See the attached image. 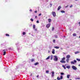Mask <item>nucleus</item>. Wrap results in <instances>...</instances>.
Listing matches in <instances>:
<instances>
[{"label":"nucleus","mask_w":80,"mask_h":80,"mask_svg":"<svg viewBox=\"0 0 80 80\" xmlns=\"http://www.w3.org/2000/svg\"><path fill=\"white\" fill-rule=\"evenodd\" d=\"M54 61L55 62H57L58 61V57H57V56H54Z\"/></svg>","instance_id":"obj_1"},{"label":"nucleus","mask_w":80,"mask_h":80,"mask_svg":"<svg viewBox=\"0 0 80 80\" xmlns=\"http://www.w3.org/2000/svg\"><path fill=\"white\" fill-rule=\"evenodd\" d=\"M72 68L73 69V70H77V68L74 66H72Z\"/></svg>","instance_id":"obj_2"},{"label":"nucleus","mask_w":80,"mask_h":80,"mask_svg":"<svg viewBox=\"0 0 80 80\" xmlns=\"http://www.w3.org/2000/svg\"><path fill=\"white\" fill-rule=\"evenodd\" d=\"M62 79H63V76L62 75L61 76L60 78H59L58 77L57 78V79L58 80H60Z\"/></svg>","instance_id":"obj_3"},{"label":"nucleus","mask_w":80,"mask_h":80,"mask_svg":"<svg viewBox=\"0 0 80 80\" xmlns=\"http://www.w3.org/2000/svg\"><path fill=\"white\" fill-rule=\"evenodd\" d=\"M52 74L51 75V77H54V74H55V72H54V71H52Z\"/></svg>","instance_id":"obj_4"},{"label":"nucleus","mask_w":80,"mask_h":80,"mask_svg":"<svg viewBox=\"0 0 80 80\" xmlns=\"http://www.w3.org/2000/svg\"><path fill=\"white\" fill-rule=\"evenodd\" d=\"M52 14L53 16V17H55L56 16V13H55V12H52Z\"/></svg>","instance_id":"obj_5"},{"label":"nucleus","mask_w":80,"mask_h":80,"mask_svg":"<svg viewBox=\"0 0 80 80\" xmlns=\"http://www.w3.org/2000/svg\"><path fill=\"white\" fill-rule=\"evenodd\" d=\"M50 25H51V24H50V23H49V24H47L46 25V27L48 28L49 27H50Z\"/></svg>","instance_id":"obj_6"},{"label":"nucleus","mask_w":80,"mask_h":80,"mask_svg":"<svg viewBox=\"0 0 80 80\" xmlns=\"http://www.w3.org/2000/svg\"><path fill=\"white\" fill-rule=\"evenodd\" d=\"M60 62H61V63H65L66 62L65 61L62 60L60 61Z\"/></svg>","instance_id":"obj_7"},{"label":"nucleus","mask_w":80,"mask_h":80,"mask_svg":"<svg viewBox=\"0 0 80 80\" xmlns=\"http://www.w3.org/2000/svg\"><path fill=\"white\" fill-rule=\"evenodd\" d=\"M70 55H68L66 56V58L67 59L70 58Z\"/></svg>","instance_id":"obj_8"},{"label":"nucleus","mask_w":80,"mask_h":80,"mask_svg":"<svg viewBox=\"0 0 80 80\" xmlns=\"http://www.w3.org/2000/svg\"><path fill=\"white\" fill-rule=\"evenodd\" d=\"M3 52L4 53L3 54V55H5V54H6V51H5V50H3Z\"/></svg>","instance_id":"obj_9"},{"label":"nucleus","mask_w":80,"mask_h":80,"mask_svg":"<svg viewBox=\"0 0 80 80\" xmlns=\"http://www.w3.org/2000/svg\"><path fill=\"white\" fill-rule=\"evenodd\" d=\"M55 49H52V53L53 54H55Z\"/></svg>","instance_id":"obj_10"},{"label":"nucleus","mask_w":80,"mask_h":80,"mask_svg":"<svg viewBox=\"0 0 80 80\" xmlns=\"http://www.w3.org/2000/svg\"><path fill=\"white\" fill-rule=\"evenodd\" d=\"M66 68H68V69H69L70 68V66H68L66 67Z\"/></svg>","instance_id":"obj_11"},{"label":"nucleus","mask_w":80,"mask_h":80,"mask_svg":"<svg viewBox=\"0 0 80 80\" xmlns=\"http://www.w3.org/2000/svg\"><path fill=\"white\" fill-rule=\"evenodd\" d=\"M48 21V22H49V23H50V22H52V19H49Z\"/></svg>","instance_id":"obj_12"},{"label":"nucleus","mask_w":80,"mask_h":80,"mask_svg":"<svg viewBox=\"0 0 80 80\" xmlns=\"http://www.w3.org/2000/svg\"><path fill=\"white\" fill-rule=\"evenodd\" d=\"M54 48H56V49H58V48H60V47H54Z\"/></svg>","instance_id":"obj_13"},{"label":"nucleus","mask_w":80,"mask_h":80,"mask_svg":"<svg viewBox=\"0 0 80 80\" xmlns=\"http://www.w3.org/2000/svg\"><path fill=\"white\" fill-rule=\"evenodd\" d=\"M60 8H61V6H59V7H58V10H59L60 9Z\"/></svg>","instance_id":"obj_14"},{"label":"nucleus","mask_w":80,"mask_h":80,"mask_svg":"<svg viewBox=\"0 0 80 80\" xmlns=\"http://www.w3.org/2000/svg\"><path fill=\"white\" fill-rule=\"evenodd\" d=\"M50 56H49L47 58H46V60H48V59H50Z\"/></svg>","instance_id":"obj_15"},{"label":"nucleus","mask_w":80,"mask_h":80,"mask_svg":"<svg viewBox=\"0 0 80 80\" xmlns=\"http://www.w3.org/2000/svg\"><path fill=\"white\" fill-rule=\"evenodd\" d=\"M80 53V52H79V51H77V52H75V54H77V53Z\"/></svg>","instance_id":"obj_16"},{"label":"nucleus","mask_w":80,"mask_h":80,"mask_svg":"<svg viewBox=\"0 0 80 80\" xmlns=\"http://www.w3.org/2000/svg\"><path fill=\"white\" fill-rule=\"evenodd\" d=\"M62 60L64 61L65 60V58H62Z\"/></svg>","instance_id":"obj_17"},{"label":"nucleus","mask_w":80,"mask_h":80,"mask_svg":"<svg viewBox=\"0 0 80 80\" xmlns=\"http://www.w3.org/2000/svg\"><path fill=\"white\" fill-rule=\"evenodd\" d=\"M69 77H70V75H68L67 76V78H69Z\"/></svg>","instance_id":"obj_18"},{"label":"nucleus","mask_w":80,"mask_h":80,"mask_svg":"<svg viewBox=\"0 0 80 80\" xmlns=\"http://www.w3.org/2000/svg\"><path fill=\"white\" fill-rule=\"evenodd\" d=\"M69 61V59H67L66 62H67V63H68Z\"/></svg>","instance_id":"obj_19"},{"label":"nucleus","mask_w":80,"mask_h":80,"mask_svg":"<svg viewBox=\"0 0 80 80\" xmlns=\"http://www.w3.org/2000/svg\"><path fill=\"white\" fill-rule=\"evenodd\" d=\"M39 64V63L38 62H36V63H35V64H34V65H38V64Z\"/></svg>","instance_id":"obj_20"},{"label":"nucleus","mask_w":80,"mask_h":80,"mask_svg":"<svg viewBox=\"0 0 80 80\" xmlns=\"http://www.w3.org/2000/svg\"><path fill=\"white\" fill-rule=\"evenodd\" d=\"M73 62H74V63H77V61L74 60L73 61Z\"/></svg>","instance_id":"obj_21"},{"label":"nucleus","mask_w":80,"mask_h":80,"mask_svg":"<svg viewBox=\"0 0 80 80\" xmlns=\"http://www.w3.org/2000/svg\"><path fill=\"white\" fill-rule=\"evenodd\" d=\"M35 61V59H32L31 60V62H34Z\"/></svg>","instance_id":"obj_22"},{"label":"nucleus","mask_w":80,"mask_h":80,"mask_svg":"<svg viewBox=\"0 0 80 80\" xmlns=\"http://www.w3.org/2000/svg\"><path fill=\"white\" fill-rule=\"evenodd\" d=\"M61 13H65V12L64 11H61Z\"/></svg>","instance_id":"obj_23"},{"label":"nucleus","mask_w":80,"mask_h":80,"mask_svg":"<svg viewBox=\"0 0 80 80\" xmlns=\"http://www.w3.org/2000/svg\"><path fill=\"white\" fill-rule=\"evenodd\" d=\"M76 60H77V61H78L79 62H80V59L77 58Z\"/></svg>","instance_id":"obj_24"},{"label":"nucleus","mask_w":80,"mask_h":80,"mask_svg":"<svg viewBox=\"0 0 80 80\" xmlns=\"http://www.w3.org/2000/svg\"><path fill=\"white\" fill-rule=\"evenodd\" d=\"M54 37H55V38H58V36H57V35H55Z\"/></svg>","instance_id":"obj_25"},{"label":"nucleus","mask_w":80,"mask_h":80,"mask_svg":"<svg viewBox=\"0 0 80 80\" xmlns=\"http://www.w3.org/2000/svg\"><path fill=\"white\" fill-rule=\"evenodd\" d=\"M33 29H35V25H33Z\"/></svg>","instance_id":"obj_26"},{"label":"nucleus","mask_w":80,"mask_h":80,"mask_svg":"<svg viewBox=\"0 0 80 80\" xmlns=\"http://www.w3.org/2000/svg\"><path fill=\"white\" fill-rule=\"evenodd\" d=\"M51 60H52V59L53 58V56L52 55H51Z\"/></svg>","instance_id":"obj_27"},{"label":"nucleus","mask_w":80,"mask_h":80,"mask_svg":"<svg viewBox=\"0 0 80 80\" xmlns=\"http://www.w3.org/2000/svg\"><path fill=\"white\" fill-rule=\"evenodd\" d=\"M22 35H25V32H23L22 33Z\"/></svg>","instance_id":"obj_28"},{"label":"nucleus","mask_w":80,"mask_h":80,"mask_svg":"<svg viewBox=\"0 0 80 80\" xmlns=\"http://www.w3.org/2000/svg\"><path fill=\"white\" fill-rule=\"evenodd\" d=\"M62 67H63L64 69H66V67H65V66H64V65H62Z\"/></svg>","instance_id":"obj_29"},{"label":"nucleus","mask_w":80,"mask_h":80,"mask_svg":"<svg viewBox=\"0 0 80 80\" xmlns=\"http://www.w3.org/2000/svg\"><path fill=\"white\" fill-rule=\"evenodd\" d=\"M76 35H77V34L76 33H74L73 34V36H76Z\"/></svg>","instance_id":"obj_30"},{"label":"nucleus","mask_w":80,"mask_h":80,"mask_svg":"<svg viewBox=\"0 0 80 80\" xmlns=\"http://www.w3.org/2000/svg\"><path fill=\"white\" fill-rule=\"evenodd\" d=\"M71 64H74V62L73 61L71 62Z\"/></svg>","instance_id":"obj_31"},{"label":"nucleus","mask_w":80,"mask_h":80,"mask_svg":"<svg viewBox=\"0 0 80 80\" xmlns=\"http://www.w3.org/2000/svg\"><path fill=\"white\" fill-rule=\"evenodd\" d=\"M49 72V71H46V73H48Z\"/></svg>","instance_id":"obj_32"},{"label":"nucleus","mask_w":80,"mask_h":80,"mask_svg":"<svg viewBox=\"0 0 80 80\" xmlns=\"http://www.w3.org/2000/svg\"><path fill=\"white\" fill-rule=\"evenodd\" d=\"M6 36H8V37H9V36H10V35H9V34H6Z\"/></svg>","instance_id":"obj_33"},{"label":"nucleus","mask_w":80,"mask_h":80,"mask_svg":"<svg viewBox=\"0 0 80 80\" xmlns=\"http://www.w3.org/2000/svg\"><path fill=\"white\" fill-rule=\"evenodd\" d=\"M61 75H64V73H63V72H61Z\"/></svg>","instance_id":"obj_34"},{"label":"nucleus","mask_w":80,"mask_h":80,"mask_svg":"<svg viewBox=\"0 0 80 80\" xmlns=\"http://www.w3.org/2000/svg\"><path fill=\"white\" fill-rule=\"evenodd\" d=\"M30 20H31V21H32V22H33V19L32 18H31Z\"/></svg>","instance_id":"obj_35"},{"label":"nucleus","mask_w":80,"mask_h":80,"mask_svg":"<svg viewBox=\"0 0 80 80\" xmlns=\"http://www.w3.org/2000/svg\"><path fill=\"white\" fill-rule=\"evenodd\" d=\"M54 30H55V28H52V31H53Z\"/></svg>","instance_id":"obj_36"},{"label":"nucleus","mask_w":80,"mask_h":80,"mask_svg":"<svg viewBox=\"0 0 80 80\" xmlns=\"http://www.w3.org/2000/svg\"><path fill=\"white\" fill-rule=\"evenodd\" d=\"M70 8H72V7H73V5H72L71 6H70Z\"/></svg>","instance_id":"obj_37"},{"label":"nucleus","mask_w":80,"mask_h":80,"mask_svg":"<svg viewBox=\"0 0 80 80\" xmlns=\"http://www.w3.org/2000/svg\"><path fill=\"white\" fill-rule=\"evenodd\" d=\"M53 42L54 43H55V40L53 39Z\"/></svg>","instance_id":"obj_38"},{"label":"nucleus","mask_w":80,"mask_h":80,"mask_svg":"<svg viewBox=\"0 0 80 80\" xmlns=\"http://www.w3.org/2000/svg\"><path fill=\"white\" fill-rule=\"evenodd\" d=\"M38 15V16H41V15H42V13H40Z\"/></svg>","instance_id":"obj_39"},{"label":"nucleus","mask_w":80,"mask_h":80,"mask_svg":"<svg viewBox=\"0 0 80 80\" xmlns=\"http://www.w3.org/2000/svg\"><path fill=\"white\" fill-rule=\"evenodd\" d=\"M36 22H37V23H39V21H37Z\"/></svg>","instance_id":"obj_40"},{"label":"nucleus","mask_w":80,"mask_h":80,"mask_svg":"<svg viewBox=\"0 0 80 80\" xmlns=\"http://www.w3.org/2000/svg\"><path fill=\"white\" fill-rule=\"evenodd\" d=\"M50 5H51L50 7H52V4L50 3Z\"/></svg>","instance_id":"obj_41"},{"label":"nucleus","mask_w":80,"mask_h":80,"mask_svg":"<svg viewBox=\"0 0 80 80\" xmlns=\"http://www.w3.org/2000/svg\"><path fill=\"white\" fill-rule=\"evenodd\" d=\"M68 7V5H67V6L65 7V8H67Z\"/></svg>","instance_id":"obj_42"},{"label":"nucleus","mask_w":80,"mask_h":80,"mask_svg":"<svg viewBox=\"0 0 80 80\" xmlns=\"http://www.w3.org/2000/svg\"><path fill=\"white\" fill-rule=\"evenodd\" d=\"M34 30H35V31H37V29L36 28Z\"/></svg>","instance_id":"obj_43"},{"label":"nucleus","mask_w":80,"mask_h":80,"mask_svg":"<svg viewBox=\"0 0 80 80\" xmlns=\"http://www.w3.org/2000/svg\"><path fill=\"white\" fill-rule=\"evenodd\" d=\"M34 12H35V13H37V11H35Z\"/></svg>","instance_id":"obj_44"},{"label":"nucleus","mask_w":80,"mask_h":80,"mask_svg":"<svg viewBox=\"0 0 80 80\" xmlns=\"http://www.w3.org/2000/svg\"><path fill=\"white\" fill-rule=\"evenodd\" d=\"M30 12H32V9H30Z\"/></svg>","instance_id":"obj_45"},{"label":"nucleus","mask_w":80,"mask_h":80,"mask_svg":"<svg viewBox=\"0 0 80 80\" xmlns=\"http://www.w3.org/2000/svg\"><path fill=\"white\" fill-rule=\"evenodd\" d=\"M9 49L10 50H12V49L11 48H9Z\"/></svg>","instance_id":"obj_46"},{"label":"nucleus","mask_w":80,"mask_h":80,"mask_svg":"<svg viewBox=\"0 0 80 80\" xmlns=\"http://www.w3.org/2000/svg\"><path fill=\"white\" fill-rule=\"evenodd\" d=\"M35 18H37V16H35Z\"/></svg>","instance_id":"obj_47"},{"label":"nucleus","mask_w":80,"mask_h":80,"mask_svg":"<svg viewBox=\"0 0 80 80\" xmlns=\"http://www.w3.org/2000/svg\"><path fill=\"white\" fill-rule=\"evenodd\" d=\"M39 77V76L37 75V77Z\"/></svg>","instance_id":"obj_48"},{"label":"nucleus","mask_w":80,"mask_h":80,"mask_svg":"<svg viewBox=\"0 0 80 80\" xmlns=\"http://www.w3.org/2000/svg\"><path fill=\"white\" fill-rule=\"evenodd\" d=\"M61 49L62 50V49H63V48H61Z\"/></svg>","instance_id":"obj_49"},{"label":"nucleus","mask_w":80,"mask_h":80,"mask_svg":"<svg viewBox=\"0 0 80 80\" xmlns=\"http://www.w3.org/2000/svg\"><path fill=\"white\" fill-rule=\"evenodd\" d=\"M79 25H80V22H79Z\"/></svg>","instance_id":"obj_50"},{"label":"nucleus","mask_w":80,"mask_h":80,"mask_svg":"<svg viewBox=\"0 0 80 80\" xmlns=\"http://www.w3.org/2000/svg\"><path fill=\"white\" fill-rule=\"evenodd\" d=\"M78 66H79V67H80V64H79V65H78Z\"/></svg>","instance_id":"obj_51"},{"label":"nucleus","mask_w":80,"mask_h":80,"mask_svg":"<svg viewBox=\"0 0 80 80\" xmlns=\"http://www.w3.org/2000/svg\"><path fill=\"white\" fill-rule=\"evenodd\" d=\"M79 38H80V36H79Z\"/></svg>","instance_id":"obj_52"},{"label":"nucleus","mask_w":80,"mask_h":80,"mask_svg":"<svg viewBox=\"0 0 80 80\" xmlns=\"http://www.w3.org/2000/svg\"><path fill=\"white\" fill-rule=\"evenodd\" d=\"M50 52V51H49L48 52L49 53Z\"/></svg>","instance_id":"obj_53"},{"label":"nucleus","mask_w":80,"mask_h":80,"mask_svg":"<svg viewBox=\"0 0 80 80\" xmlns=\"http://www.w3.org/2000/svg\"><path fill=\"white\" fill-rule=\"evenodd\" d=\"M78 0H75V1H77Z\"/></svg>","instance_id":"obj_54"},{"label":"nucleus","mask_w":80,"mask_h":80,"mask_svg":"<svg viewBox=\"0 0 80 80\" xmlns=\"http://www.w3.org/2000/svg\"><path fill=\"white\" fill-rule=\"evenodd\" d=\"M64 37H65V36H64Z\"/></svg>","instance_id":"obj_55"},{"label":"nucleus","mask_w":80,"mask_h":80,"mask_svg":"<svg viewBox=\"0 0 80 80\" xmlns=\"http://www.w3.org/2000/svg\"><path fill=\"white\" fill-rule=\"evenodd\" d=\"M79 26H80V25H79Z\"/></svg>","instance_id":"obj_56"}]
</instances>
